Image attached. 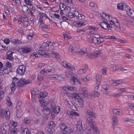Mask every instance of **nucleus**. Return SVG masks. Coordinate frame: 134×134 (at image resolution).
<instances>
[{
    "label": "nucleus",
    "mask_w": 134,
    "mask_h": 134,
    "mask_svg": "<svg viewBox=\"0 0 134 134\" xmlns=\"http://www.w3.org/2000/svg\"><path fill=\"white\" fill-rule=\"evenodd\" d=\"M124 10L126 12V13L128 15L129 12H130L131 10H132L130 9V7L128 6L125 5L124 7Z\"/></svg>",
    "instance_id": "obj_41"
},
{
    "label": "nucleus",
    "mask_w": 134,
    "mask_h": 134,
    "mask_svg": "<svg viewBox=\"0 0 134 134\" xmlns=\"http://www.w3.org/2000/svg\"><path fill=\"white\" fill-rule=\"evenodd\" d=\"M10 70L11 69L9 68H5L3 70H0V72H1V74L2 72L3 74H7L10 72Z\"/></svg>",
    "instance_id": "obj_32"
},
{
    "label": "nucleus",
    "mask_w": 134,
    "mask_h": 134,
    "mask_svg": "<svg viewBox=\"0 0 134 134\" xmlns=\"http://www.w3.org/2000/svg\"><path fill=\"white\" fill-rule=\"evenodd\" d=\"M22 134H30V132L27 128H21Z\"/></svg>",
    "instance_id": "obj_31"
},
{
    "label": "nucleus",
    "mask_w": 134,
    "mask_h": 134,
    "mask_svg": "<svg viewBox=\"0 0 134 134\" xmlns=\"http://www.w3.org/2000/svg\"><path fill=\"white\" fill-rule=\"evenodd\" d=\"M105 19L108 22H110V23H111L114 19L109 15H108L107 17H106Z\"/></svg>",
    "instance_id": "obj_35"
},
{
    "label": "nucleus",
    "mask_w": 134,
    "mask_h": 134,
    "mask_svg": "<svg viewBox=\"0 0 134 134\" xmlns=\"http://www.w3.org/2000/svg\"><path fill=\"white\" fill-rule=\"evenodd\" d=\"M87 91L88 89L86 88L85 87H83L81 89V93L83 96H85L87 94Z\"/></svg>",
    "instance_id": "obj_30"
},
{
    "label": "nucleus",
    "mask_w": 134,
    "mask_h": 134,
    "mask_svg": "<svg viewBox=\"0 0 134 134\" xmlns=\"http://www.w3.org/2000/svg\"><path fill=\"white\" fill-rule=\"evenodd\" d=\"M24 121L25 124H29L30 122L31 119L29 117H27L24 119Z\"/></svg>",
    "instance_id": "obj_49"
},
{
    "label": "nucleus",
    "mask_w": 134,
    "mask_h": 134,
    "mask_svg": "<svg viewBox=\"0 0 134 134\" xmlns=\"http://www.w3.org/2000/svg\"><path fill=\"white\" fill-rule=\"evenodd\" d=\"M43 113L45 114L48 115L50 113V108H46L43 109L42 110Z\"/></svg>",
    "instance_id": "obj_27"
},
{
    "label": "nucleus",
    "mask_w": 134,
    "mask_h": 134,
    "mask_svg": "<svg viewBox=\"0 0 134 134\" xmlns=\"http://www.w3.org/2000/svg\"><path fill=\"white\" fill-rule=\"evenodd\" d=\"M88 68L87 66L85 65L84 67V68L82 69H81L77 71V72L80 74H82L84 73L86 70H87Z\"/></svg>",
    "instance_id": "obj_28"
},
{
    "label": "nucleus",
    "mask_w": 134,
    "mask_h": 134,
    "mask_svg": "<svg viewBox=\"0 0 134 134\" xmlns=\"http://www.w3.org/2000/svg\"><path fill=\"white\" fill-rule=\"evenodd\" d=\"M13 52L11 51H8L6 53L7 57H6L7 59L9 60H12L13 58L12 57V54Z\"/></svg>",
    "instance_id": "obj_21"
},
{
    "label": "nucleus",
    "mask_w": 134,
    "mask_h": 134,
    "mask_svg": "<svg viewBox=\"0 0 134 134\" xmlns=\"http://www.w3.org/2000/svg\"><path fill=\"white\" fill-rule=\"evenodd\" d=\"M85 97L88 98H93V95L92 92L91 93H88L87 92V95H86Z\"/></svg>",
    "instance_id": "obj_51"
},
{
    "label": "nucleus",
    "mask_w": 134,
    "mask_h": 134,
    "mask_svg": "<svg viewBox=\"0 0 134 134\" xmlns=\"http://www.w3.org/2000/svg\"><path fill=\"white\" fill-rule=\"evenodd\" d=\"M29 9L28 7L26 5H24L22 7V10L23 12H26Z\"/></svg>",
    "instance_id": "obj_50"
},
{
    "label": "nucleus",
    "mask_w": 134,
    "mask_h": 134,
    "mask_svg": "<svg viewBox=\"0 0 134 134\" xmlns=\"http://www.w3.org/2000/svg\"><path fill=\"white\" fill-rule=\"evenodd\" d=\"M95 78L96 81L95 88L96 90H98L99 87L100 83L101 81L102 76L100 74H97L95 76Z\"/></svg>",
    "instance_id": "obj_7"
},
{
    "label": "nucleus",
    "mask_w": 134,
    "mask_h": 134,
    "mask_svg": "<svg viewBox=\"0 0 134 134\" xmlns=\"http://www.w3.org/2000/svg\"><path fill=\"white\" fill-rule=\"evenodd\" d=\"M4 115L6 119H8L10 117V112L8 109H6L4 111Z\"/></svg>",
    "instance_id": "obj_26"
},
{
    "label": "nucleus",
    "mask_w": 134,
    "mask_h": 134,
    "mask_svg": "<svg viewBox=\"0 0 134 134\" xmlns=\"http://www.w3.org/2000/svg\"><path fill=\"white\" fill-rule=\"evenodd\" d=\"M49 127L52 128L55 126V124L54 122L51 121L49 123Z\"/></svg>",
    "instance_id": "obj_56"
},
{
    "label": "nucleus",
    "mask_w": 134,
    "mask_h": 134,
    "mask_svg": "<svg viewBox=\"0 0 134 134\" xmlns=\"http://www.w3.org/2000/svg\"><path fill=\"white\" fill-rule=\"evenodd\" d=\"M76 130L79 134H81L82 133L83 129L81 120H80L77 122Z\"/></svg>",
    "instance_id": "obj_10"
},
{
    "label": "nucleus",
    "mask_w": 134,
    "mask_h": 134,
    "mask_svg": "<svg viewBox=\"0 0 134 134\" xmlns=\"http://www.w3.org/2000/svg\"><path fill=\"white\" fill-rule=\"evenodd\" d=\"M86 57L88 58H95V57L94 55V53L93 54H87L86 55Z\"/></svg>",
    "instance_id": "obj_61"
},
{
    "label": "nucleus",
    "mask_w": 134,
    "mask_h": 134,
    "mask_svg": "<svg viewBox=\"0 0 134 134\" xmlns=\"http://www.w3.org/2000/svg\"><path fill=\"white\" fill-rule=\"evenodd\" d=\"M9 125L7 123L3 124L0 128L1 134H7V132L9 131Z\"/></svg>",
    "instance_id": "obj_4"
},
{
    "label": "nucleus",
    "mask_w": 134,
    "mask_h": 134,
    "mask_svg": "<svg viewBox=\"0 0 134 134\" xmlns=\"http://www.w3.org/2000/svg\"><path fill=\"white\" fill-rule=\"evenodd\" d=\"M50 16L53 19H54L55 18L59 19V18L60 17V16L58 14L56 13L52 14V15Z\"/></svg>",
    "instance_id": "obj_45"
},
{
    "label": "nucleus",
    "mask_w": 134,
    "mask_h": 134,
    "mask_svg": "<svg viewBox=\"0 0 134 134\" xmlns=\"http://www.w3.org/2000/svg\"><path fill=\"white\" fill-rule=\"evenodd\" d=\"M65 74L66 76L68 77H72V72L70 71H67L66 72Z\"/></svg>",
    "instance_id": "obj_58"
},
{
    "label": "nucleus",
    "mask_w": 134,
    "mask_h": 134,
    "mask_svg": "<svg viewBox=\"0 0 134 134\" xmlns=\"http://www.w3.org/2000/svg\"><path fill=\"white\" fill-rule=\"evenodd\" d=\"M78 19L80 20H82L83 21H84L85 16L83 14H80L78 16Z\"/></svg>",
    "instance_id": "obj_54"
},
{
    "label": "nucleus",
    "mask_w": 134,
    "mask_h": 134,
    "mask_svg": "<svg viewBox=\"0 0 134 134\" xmlns=\"http://www.w3.org/2000/svg\"><path fill=\"white\" fill-rule=\"evenodd\" d=\"M128 13V15L130 16L131 17L134 18V11L131 10L130 13L129 12Z\"/></svg>",
    "instance_id": "obj_63"
},
{
    "label": "nucleus",
    "mask_w": 134,
    "mask_h": 134,
    "mask_svg": "<svg viewBox=\"0 0 134 134\" xmlns=\"http://www.w3.org/2000/svg\"><path fill=\"white\" fill-rule=\"evenodd\" d=\"M44 76V75L41 74L40 73V75H39L38 76V80L40 81H41L43 79Z\"/></svg>",
    "instance_id": "obj_60"
},
{
    "label": "nucleus",
    "mask_w": 134,
    "mask_h": 134,
    "mask_svg": "<svg viewBox=\"0 0 134 134\" xmlns=\"http://www.w3.org/2000/svg\"><path fill=\"white\" fill-rule=\"evenodd\" d=\"M23 114V112L20 107L19 106L16 107V116L19 118L21 117Z\"/></svg>",
    "instance_id": "obj_11"
},
{
    "label": "nucleus",
    "mask_w": 134,
    "mask_h": 134,
    "mask_svg": "<svg viewBox=\"0 0 134 134\" xmlns=\"http://www.w3.org/2000/svg\"><path fill=\"white\" fill-rule=\"evenodd\" d=\"M79 53L80 54L82 55L84 54H88V52L86 49L83 48L79 52Z\"/></svg>",
    "instance_id": "obj_36"
},
{
    "label": "nucleus",
    "mask_w": 134,
    "mask_h": 134,
    "mask_svg": "<svg viewBox=\"0 0 134 134\" xmlns=\"http://www.w3.org/2000/svg\"><path fill=\"white\" fill-rule=\"evenodd\" d=\"M52 111L53 113H54L55 114H57L59 112H60L61 111V109L59 107L57 106L56 107H54L52 109Z\"/></svg>",
    "instance_id": "obj_17"
},
{
    "label": "nucleus",
    "mask_w": 134,
    "mask_h": 134,
    "mask_svg": "<svg viewBox=\"0 0 134 134\" xmlns=\"http://www.w3.org/2000/svg\"><path fill=\"white\" fill-rule=\"evenodd\" d=\"M124 121L125 122H133L134 121V120L131 118H125L124 119Z\"/></svg>",
    "instance_id": "obj_53"
},
{
    "label": "nucleus",
    "mask_w": 134,
    "mask_h": 134,
    "mask_svg": "<svg viewBox=\"0 0 134 134\" xmlns=\"http://www.w3.org/2000/svg\"><path fill=\"white\" fill-rule=\"evenodd\" d=\"M66 125L64 124H61L60 125V129L61 130V131L62 133L65 130V128H66Z\"/></svg>",
    "instance_id": "obj_38"
},
{
    "label": "nucleus",
    "mask_w": 134,
    "mask_h": 134,
    "mask_svg": "<svg viewBox=\"0 0 134 134\" xmlns=\"http://www.w3.org/2000/svg\"><path fill=\"white\" fill-rule=\"evenodd\" d=\"M52 53H48L47 56L48 57L51 56L53 58H55L58 60V59H59L60 57V55L57 53L55 52H52Z\"/></svg>",
    "instance_id": "obj_14"
},
{
    "label": "nucleus",
    "mask_w": 134,
    "mask_h": 134,
    "mask_svg": "<svg viewBox=\"0 0 134 134\" xmlns=\"http://www.w3.org/2000/svg\"><path fill=\"white\" fill-rule=\"evenodd\" d=\"M86 114L87 115L91 117H94L95 115L94 112L91 109L87 110L86 111Z\"/></svg>",
    "instance_id": "obj_24"
},
{
    "label": "nucleus",
    "mask_w": 134,
    "mask_h": 134,
    "mask_svg": "<svg viewBox=\"0 0 134 134\" xmlns=\"http://www.w3.org/2000/svg\"><path fill=\"white\" fill-rule=\"evenodd\" d=\"M10 124L14 127L16 126L17 125V123L13 121H10Z\"/></svg>",
    "instance_id": "obj_64"
},
{
    "label": "nucleus",
    "mask_w": 134,
    "mask_h": 134,
    "mask_svg": "<svg viewBox=\"0 0 134 134\" xmlns=\"http://www.w3.org/2000/svg\"><path fill=\"white\" fill-rule=\"evenodd\" d=\"M42 102H43V104H44V105H45V104H48L49 102V100L47 98H43L42 100L41 99Z\"/></svg>",
    "instance_id": "obj_37"
},
{
    "label": "nucleus",
    "mask_w": 134,
    "mask_h": 134,
    "mask_svg": "<svg viewBox=\"0 0 134 134\" xmlns=\"http://www.w3.org/2000/svg\"><path fill=\"white\" fill-rule=\"evenodd\" d=\"M94 55L95 58L101 55L102 53L100 51H97L94 53Z\"/></svg>",
    "instance_id": "obj_40"
},
{
    "label": "nucleus",
    "mask_w": 134,
    "mask_h": 134,
    "mask_svg": "<svg viewBox=\"0 0 134 134\" xmlns=\"http://www.w3.org/2000/svg\"><path fill=\"white\" fill-rule=\"evenodd\" d=\"M5 68L6 67L8 68H10L12 67V65L9 62H6V65L4 66Z\"/></svg>",
    "instance_id": "obj_57"
},
{
    "label": "nucleus",
    "mask_w": 134,
    "mask_h": 134,
    "mask_svg": "<svg viewBox=\"0 0 134 134\" xmlns=\"http://www.w3.org/2000/svg\"><path fill=\"white\" fill-rule=\"evenodd\" d=\"M31 49L29 47H25L21 48L18 51H21L23 52V53H27L31 51Z\"/></svg>",
    "instance_id": "obj_23"
},
{
    "label": "nucleus",
    "mask_w": 134,
    "mask_h": 134,
    "mask_svg": "<svg viewBox=\"0 0 134 134\" xmlns=\"http://www.w3.org/2000/svg\"><path fill=\"white\" fill-rule=\"evenodd\" d=\"M79 81V80L76 77L72 76L71 77L70 82L73 85H75L77 82H79L80 84Z\"/></svg>",
    "instance_id": "obj_15"
},
{
    "label": "nucleus",
    "mask_w": 134,
    "mask_h": 134,
    "mask_svg": "<svg viewBox=\"0 0 134 134\" xmlns=\"http://www.w3.org/2000/svg\"><path fill=\"white\" fill-rule=\"evenodd\" d=\"M11 131L12 134H16L17 133L18 130L16 128H14L12 129Z\"/></svg>",
    "instance_id": "obj_55"
},
{
    "label": "nucleus",
    "mask_w": 134,
    "mask_h": 134,
    "mask_svg": "<svg viewBox=\"0 0 134 134\" xmlns=\"http://www.w3.org/2000/svg\"><path fill=\"white\" fill-rule=\"evenodd\" d=\"M59 6L60 9L63 10H65L66 7L65 5L62 3H60Z\"/></svg>",
    "instance_id": "obj_62"
},
{
    "label": "nucleus",
    "mask_w": 134,
    "mask_h": 134,
    "mask_svg": "<svg viewBox=\"0 0 134 134\" xmlns=\"http://www.w3.org/2000/svg\"><path fill=\"white\" fill-rule=\"evenodd\" d=\"M29 24V22L27 21H24L22 25L24 27H27L28 26Z\"/></svg>",
    "instance_id": "obj_59"
},
{
    "label": "nucleus",
    "mask_w": 134,
    "mask_h": 134,
    "mask_svg": "<svg viewBox=\"0 0 134 134\" xmlns=\"http://www.w3.org/2000/svg\"><path fill=\"white\" fill-rule=\"evenodd\" d=\"M29 82L25 79H18L14 77L13 79V81L10 86L12 91L14 90L16 88L19 89V87H21L24 84H28Z\"/></svg>",
    "instance_id": "obj_1"
},
{
    "label": "nucleus",
    "mask_w": 134,
    "mask_h": 134,
    "mask_svg": "<svg viewBox=\"0 0 134 134\" xmlns=\"http://www.w3.org/2000/svg\"><path fill=\"white\" fill-rule=\"evenodd\" d=\"M110 24H111L112 25L113 27V30L111 31H113L114 30L115 28L114 26L118 28H120V25L118 21L117 20L115 19H114L110 23Z\"/></svg>",
    "instance_id": "obj_12"
},
{
    "label": "nucleus",
    "mask_w": 134,
    "mask_h": 134,
    "mask_svg": "<svg viewBox=\"0 0 134 134\" xmlns=\"http://www.w3.org/2000/svg\"><path fill=\"white\" fill-rule=\"evenodd\" d=\"M124 18L130 24L134 26V19L129 17L125 16Z\"/></svg>",
    "instance_id": "obj_18"
},
{
    "label": "nucleus",
    "mask_w": 134,
    "mask_h": 134,
    "mask_svg": "<svg viewBox=\"0 0 134 134\" xmlns=\"http://www.w3.org/2000/svg\"><path fill=\"white\" fill-rule=\"evenodd\" d=\"M99 25L102 28L104 29H108L111 31L113 30L112 25L110 23H108L106 21H104L100 23Z\"/></svg>",
    "instance_id": "obj_3"
},
{
    "label": "nucleus",
    "mask_w": 134,
    "mask_h": 134,
    "mask_svg": "<svg viewBox=\"0 0 134 134\" xmlns=\"http://www.w3.org/2000/svg\"><path fill=\"white\" fill-rule=\"evenodd\" d=\"M73 132V131L71 128L66 126L62 133L64 134H70Z\"/></svg>",
    "instance_id": "obj_19"
},
{
    "label": "nucleus",
    "mask_w": 134,
    "mask_h": 134,
    "mask_svg": "<svg viewBox=\"0 0 134 134\" xmlns=\"http://www.w3.org/2000/svg\"><path fill=\"white\" fill-rule=\"evenodd\" d=\"M121 68L119 66L115 65L113 67V69L114 71H118Z\"/></svg>",
    "instance_id": "obj_52"
},
{
    "label": "nucleus",
    "mask_w": 134,
    "mask_h": 134,
    "mask_svg": "<svg viewBox=\"0 0 134 134\" xmlns=\"http://www.w3.org/2000/svg\"><path fill=\"white\" fill-rule=\"evenodd\" d=\"M54 131V129H51L50 128H48L47 130V134H53V132Z\"/></svg>",
    "instance_id": "obj_47"
},
{
    "label": "nucleus",
    "mask_w": 134,
    "mask_h": 134,
    "mask_svg": "<svg viewBox=\"0 0 134 134\" xmlns=\"http://www.w3.org/2000/svg\"><path fill=\"white\" fill-rule=\"evenodd\" d=\"M92 93L93 94V97H98L99 95V93L98 92L96 91H92Z\"/></svg>",
    "instance_id": "obj_46"
},
{
    "label": "nucleus",
    "mask_w": 134,
    "mask_h": 134,
    "mask_svg": "<svg viewBox=\"0 0 134 134\" xmlns=\"http://www.w3.org/2000/svg\"><path fill=\"white\" fill-rule=\"evenodd\" d=\"M117 7L118 9L122 10L124 8L123 4L122 3H118L117 5Z\"/></svg>",
    "instance_id": "obj_33"
},
{
    "label": "nucleus",
    "mask_w": 134,
    "mask_h": 134,
    "mask_svg": "<svg viewBox=\"0 0 134 134\" xmlns=\"http://www.w3.org/2000/svg\"><path fill=\"white\" fill-rule=\"evenodd\" d=\"M122 83V81L120 80H118L115 81H114L113 82V84L114 85L117 86L119 84H121Z\"/></svg>",
    "instance_id": "obj_39"
},
{
    "label": "nucleus",
    "mask_w": 134,
    "mask_h": 134,
    "mask_svg": "<svg viewBox=\"0 0 134 134\" xmlns=\"http://www.w3.org/2000/svg\"><path fill=\"white\" fill-rule=\"evenodd\" d=\"M79 106L80 107L83 108L84 106V101L82 99H81L80 100H78Z\"/></svg>",
    "instance_id": "obj_43"
},
{
    "label": "nucleus",
    "mask_w": 134,
    "mask_h": 134,
    "mask_svg": "<svg viewBox=\"0 0 134 134\" xmlns=\"http://www.w3.org/2000/svg\"><path fill=\"white\" fill-rule=\"evenodd\" d=\"M87 122L88 123L89 125L92 129H87L86 130V132L88 134H95L99 132L98 129L96 125L93 120L91 117H88L87 119Z\"/></svg>",
    "instance_id": "obj_2"
},
{
    "label": "nucleus",
    "mask_w": 134,
    "mask_h": 134,
    "mask_svg": "<svg viewBox=\"0 0 134 134\" xmlns=\"http://www.w3.org/2000/svg\"><path fill=\"white\" fill-rule=\"evenodd\" d=\"M77 49L75 44L72 42L70 44L68 52L70 54L72 55L77 51Z\"/></svg>",
    "instance_id": "obj_5"
},
{
    "label": "nucleus",
    "mask_w": 134,
    "mask_h": 134,
    "mask_svg": "<svg viewBox=\"0 0 134 134\" xmlns=\"http://www.w3.org/2000/svg\"><path fill=\"white\" fill-rule=\"evenodd\" d=\"M39 92V91L36 89H34L31 91V96H38Z\"/></svg>",
    "instance_id": "obj_25"
},
{
    "label": "nucleus",
    "mask_w": 134,
    "mask_h": 134,
    "mask_svg": "<svg viewBox=\"0 0 134 134\" xmlns=\"http://www.w3.org/2000/svg\"><path fill=\"white\" fill-rule=\"evenodd\" d=\"M0 101L3 98L4 96V94L6 91L5 87L2 88L0 89Z\"/></svg>",
    "instance_id": "obj_16"
},
{
    "label": "nucleus",
    "mask_w": 134,
    "mask_h": 134,
    "mask_svg": "<svg viewBox=\"0 0 134 134\" xmlns=\"http://www.w3.org/2000/svg\"><path fill=\"white\" fill-rule=\"evenodd\" d=\"M25 68L23 65H20L17 68L16 70L17 73L20 75H23L25 71Z\"/></svg>",
    "instance_id": "obj_9"
},
{
    "label": "nucleus",
    "mask_w": 134,
    "mask_h": 134,
    "mask_svg": "<svg viewBox=\"0 0 134 134\" xmlns=\"http://www.w3.org/2000/svg\"><path fill=\"white\" fill-rule=\"evenodd\" d=\"M41 29L43 30L47 31L48 30V26L44 24L41 26Z\"/></svg>",
    "instance_id": "obj_42"
},
{
    "label": "nucleus",
    "mask_w": 134,
    "mask_h": 134,
    "mask_svg": "<svg viewBox=\"0 0 134 134\" xmlns=\"http://www.w3.org/2000/svg\"><path fill=\"white\" fill-rule=\"evenodd\" d=\"M62 65L65 68L71 70L73 71L75 70L76 67L74 65H72L66 61H64L62 63Z\"/></svg>",
    "instance_id": "obj_6"
},
{
    "label": "nucleus",
    "mask_w": 134,
    "mask_h": 134,
    "mask_svg": "<svg viewBox=\"0 0 134 134\" xmlns=\"http://www.w3.org/2000/svg\"><path fill=\"white\" fill-rule=\"evenodd\" d=\"M42 48L43 49H42L40 47V50H39V53L44 57H47L48 54H47L46 52H45L44 50L46 51H47V50H46L45 49H44L42 47Z\"/></svg>",
    "instance_id": "obj_20"
},
{
    "label": "nucleus",
    "mask_w": 134,
    "mask_h": 134,
    "mask_svg": "<svg viewBox=\"0 0 134 134\" xmlns=\"http://www.w3.org/2000/svg\"><path fill=\"white\" fill-rule=\"evenodd\" d=\"M112 121V126L113 127V129H114V127L117 125L118 122L117 118L115 116H114L113 118Z\"/></svg>",
    "instance_id": "obj_29"
},
{
    "label": "nucleus",
    "mask_w": 134,
    "mask_h": 134,
    "mask_svg": "<svg viewBox=\"0 0 134 134\" xmlns=\"http://www.w3.org/2000/svg\"><path fill=\"white\" fill-rule=\"evenodd\" d=\"M109 89L107 87V85H106L104 84L103 85L101 91L103 94H108L109 92Z\"/></svg>",
    "instance_id": "obj_13"
},
{
    "label": "nucleus",
    "mask_w": 134,
    "mask_h": 134,
    "mask_svg": "<svg viewBox=\"0 0 134 134\" xmlns=\"http://www.w3.org/2000/svg\"><path fill=\"white\" fill-rule=\"evenodd\" d=\"M75 24L77 26L79 27H81L83 25L84 26L86 24L84 22L82 21H80L79 22H75Z\"/></svg>",
    "instance_id": "obj_34"
},
{
    "label": "nucleus",
    "mask_w": 134,
    "mask_h": 134,
    "mask_svg": "<svg viewBox=\"0 0 134 134\" xmlns=\"http://www.w3.org/2000/svg\"><path fill=\"white\" fill-rule=\"evenodd\" d=\"M113 112L115 114H118L120 115L121 114L120 113V110L118 109L115 108L113 110Z\"/></svg>",
    "instance_id": "obj_44"
},
{
    "label": "nucleus",
    "mask_w": 134,
    "mask_h": 134,
    "mask_svg": "<svg viewBox=\"0 0 134 134\" xmlns=\"http://www.w3.org/2000/svg\"><path fill=\"white\" fill-rule=\"evenodd\" d=\"M41 74L44 75V76L48 73V70L46 68L43 69L40 72Z\"/></svg>",
    "instance_id": "obj_48"
},
{
    "label": "nucleus",
    "mask_w": 134,
    "mask_h": 134,
    "mask_svg": "<svg viewBox=\"0 0 134 134\" xmlns=\"http://www.w3.org/2000/svg\"><path fill=\"white\" fill-rule=\"evenodd\" d=\"M67 114L70 116H71L74 115L77 116L79 115L78 113L74 111L68 110L67 112Z\"/></svg>",
    "instance_id": "obj_22"
},
{
    "label": "nucleus",
    "mask_w": 134,
    "mask_h": 134,
    "mask_svg": "<svg viewBox=\"0 0 134 134\" xmlns=\"http://www.w3.org/2000/svg\"><path fill=\"white\" fill-rule=\"evenodd\" d=\"M55 44V42H52L51 41L43 43L42 47L44 49H45L46 50H49V46H54Z\"/></svg>",
    "instance_id": "obj_8"
}]
</instances>
